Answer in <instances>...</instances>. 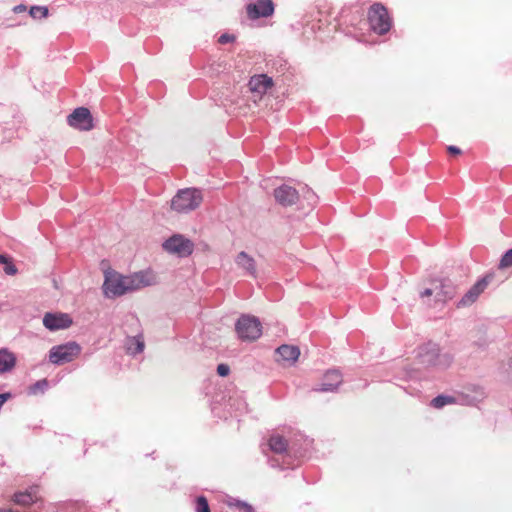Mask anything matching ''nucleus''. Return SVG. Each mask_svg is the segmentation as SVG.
<instances>
[{"instance_id": "obj_1", "label": "nucleus", "mask_w": 512, "mask_h": 512, "mask_svg": "<svg viewBox=\"0 0 512 512\" xmlns=\"http://www.w3.org/2000/svg\"><path fill=\"white\" fill-rule=\"evenodd\" d=\"M151 284L148 274L140 271L133 275L124 276L116 271H106L103 292L108 298L123 296Z\"/></svg>"}, {"instance_id": "obj_2", "label": "nucleus", "mask_w": 512, "mask_h": 512, "mask_svg": "<svg viewBox=\"0 0 512 512\" xmlns=\"http://www.w3.org/2000/svg\"><path fill=\"white\" fill-rule=\"evenodd\" d=\"M275 201L282 207L298 205V209L310 212L318 202L317 195L307 186L303 187L301 193L294 187L282 184L274 189Z\"/></svg>"}, {"instance_id": "obj_3", "label": "nucleus", "mask_w": 512, "mask_h": 512, "mask_svg": "<svg viewBox=\"0 0 512 512\" xmlns=\"http://www.w3.org/2000/svg\"><path fill=\"white\" fill-rule=\"evenodd\" d=\"M417 358L420 364L426 368L446 369L453 361L450 354L441 353L439 346L432 342L418 348Z\"/></svg>"}, {"instance_id": "obj_4", "label": "nucleus", "mask_w": 512, "mask_h": 512, "mask_svg": "<svg viewBox=\"0 0 512 512\" xmlns=\"http://www.w3.org/2000/svg\"><path fill=\"white\" fill-rule=\"evenodd\" d=\"M203 200L202 193L196 188L180 190L171 200V208L178 213H188L199 207Z\"/></svg>"}, {"instance_id": "obj_5", "label": "nucleus", "mask_w": 512, "mask_h": 512, "mask_svg": "<svg viewBox=\"0 0 512 512\" xmlns=\"http://www.w3.org/2000/svg\"><path fill=\"white\" fill-rule=\"evenodd\" d=\"M235 331L241 341L252 342L262 335V324L259 318L243 314L235 323Z\"/></svg>"}, {"instance_id": "obj_6", "label": "nucleus", "mask_w": 512, "mask_h": 512, "mask_svg": "<svg viewBox=\"0 0 512 512\" xmlns=\"http://www.w3.org/2000/svg\"><path fill=\"white\" fill-rule=\"evenodd\" d=\"M368 22L370 29L379 35L386 34L392 26V19L381 3H375L370 7Z\"/></svg>"}, {"instance_id": "obj_7", "label": "nucleus", "mask_w": 512, "mask_h": 512, "mask_svg": "<svg viewBox=\"0 0 512 512\" xmlns=\"http://www.w3.org/2000/svg\"><path fill=\"white\" fill-rule=\"evenodd\" d=\"M162 248L169 254L186 258L193 253L194 243L182 234H173L163 242Z\"/></svg>"}, {"instance_id": "obj_8", "label": "nucleus", "mask_w": 512, "mask_h": 512, "mask_svg": "<svg viewBox=\"0 0 512 512\" xmlns=\"http://www.w3.org/2000/svg\"><path fill=\"white\" fill-rule=\"evenodd\" d=\"M81 352L78 343L71 341L65 344L53 346L49 351V361L56 365H61L73 361Z\"/></svg>"}, {"instance_id": "obj_9", "label": "nucleus", "mask_w": 512, "mask_h": 512, "mask_svg": "<svg viewBox=\"0 0 512 512\" xmlns=\"http://www.w3.org/2000/svg\"><path fill=\"white\" fill-rule=\"evenodd\" d=\"M67 123L79 131H90L94 128L93 116L86 107H78L67 116Z\"/></svg>"}, {"instance_id": "obj_10", "label": "nucleus", "mask_w": 512, "mask_h": 512, "mask_svg": "<svg viewBox=\"0 0 512 512\" xmlns=\"http://www.w3.org/2000/svg\"><path fill=\"white\" fill-rule=\"evenodd\" d=\"M492 279L493 275L491 274H487L478 279L477 282L458 301L457 307L461 308L472 305L478 299L480 294L484 292Z\"/></svg>"}, {"instance_id": "obj_11", "label": "nucleus", "mask_w": 512, "mask_h": 512, "mask_svg": "<svg viewBox=\"0 0 512 512\" xmlns=\"http://www.w3.org/2000/svg\"><path fill=\"white\" fill-rule=\"evenodd\" d=\"M73 320L68 313L47 312L43 317V325L50 331H57L69 328Z\"/></svg>"}, {"instance_id": "obj_12", "label": "nucleus", "mask_w": 512, "mask_h": 512, "mask_svg": "<svg viewBox=\"0 0 512 512\" xmlns=\"http://www.w3.org/2000/svg\"><path fill=\"white\" fill-rule=\"evenodd\" d=\"M132 325L137 327L136 334L134 336H127L124 342V347L129 355L135 356L143 352L145 343L143 332L140 329L139 320L136 317H131Z\"/></svg>"}, {"instance_id": "obj_13", "label": "nucleus", "mask_w": 512, "mask_h": 512, "mask_svg": "<svg viewBox=\"0 0 512 512\" xmlns=\"http://www.w3.org/2000/svg\"><path fill=\"white\" fill-rule=\"evenodd\" d=\"M343 382L342 374L337 369L328 370L319 387L313 388L317 392H335Z\"/></svg>"}, {"instance_id": "obj_14", "label": "nucleus", "mask_w": 512, "mask_h": 512, "mask_svg": "<svg viewBox=\"0 0 512 512\" xmlns=\"http://www.w3.org/2000/svg\"><path fill=\"white\" fill-rule=\"evenodd\" d=\"M247 14L251 19L266 18L273 14L274 4L271 0H257L247 5Z\"/></svg>"}, {"instance_id": "obj_15", "label": "nucleus", "mask_w": 512, "mask_h": 512, "mask_svg": "<svg viewBox=\"0 0 512 512\" xmlns=\"http://www.w3.org/2000/svg\"><path fill=\"white\" fill-rule=\"evenodd\" d=\"M235 263L243 270L244 274L253 278L257 277V267L255 259L247 254L245 251H241L235 257Z\"/></svg>"}, {"instance_id": "obj_16", "label": "nucleus", "mask_w": 512, "mask_h": 512, "mask_svg": "<svg viewBox=\"0 0 512 512\" xmlns=\"http://www.w3.org/2000/svg\"><path fill=\"white\" fill-rule=\"evenodd\" d=\"M457 294V287L449 279L440 281L436 291V301L446 303L452 300Z\"/></svg>"}, {"instance_id": "obj_17", "label": "nucleus", "mask_w": 512, "mask_h": 512, "mask_svg": "<svg viewBox=\"0 0 512 512\" xmlns=\"http://www.w3.org/2000/svg\"><path fill=\"white\" fill-rule=\"evenodd\" d=\"M459 403L462 405H471L472 400L468 396L461 395L459 397H454L450 395H438L431 401V406L436 409H441L446 405Z\"/></svg>"}, {"instance_id": "obj_18", "label": "nucleus", "mask_w": 512, "mask_h": 512, "mask_svg": "<svg viewBox=\"0 0 512 512\" xmlns=\"http://www.w3.org/2000/svg\"><path fill=\"white\" fill-rule=\"evenodd\" d=\"M248 85L252 92L264 94L269 88L273 86V80L266 74H259L252 76Z\"/></svg>"}, {"instance_id": "obj_19", "label": "nucleus", "mask_w": 512, "mask_h": 512, "mask_svg": "<svg viewBox=\"0 0 512 512\" xmlns=\"http://www.w3.org/2000/svg\"><path fill=\"white\" fill-rule=\"evenodd\" d=\"M13 501L15 504L20 506H30L33 503L38 502L39 497L37 495V487H30L26 491L14 493Z\"/></svg>"}, {"instance_id": "obj_20", "label": "nucleus", "mask_w": 512, "mask_h": 512, "mask_svg": "<svg viewBox=\"0 0 512 512\" xmlns=\"http://www.w3.org/2000/svg\"><path fill=\"white\" fill-rule=\"evenodd\" d=\"M276 353L279 355L278 361L291 365L297 361L300 350L294 345H282L277 348Z\"/></svg>"}, {"instance_id": "obj_21", "label": "nucleus", "mask_w": 512, "mask_h": 512, "mask_svg": "<svg viewBox=\"0 0 512 512\" xmlns=\"http://www.w3.org/2000/svg\"><path fill=\"white\" fill-rule=\"evenodd\" d=\"M16 356L7 348L0 349V374H4L13 370L16 365Z\"/></svg>"}, {"instance_id": "obj_22", "label": "nucleus", "mask_w": 512, "mask_h": 512, "mask_svg": "<svg viewBox=\"0 0 512 512\" xmlns=\"http://www.w3.org/2000/svg\"><path fill=\"white\" fill-rule=\"evenodd\" d=\"M269 449L276 454H284L288 451L287 440L278 433H272L268 439Z\"/></svg>"}, {"instance_id": "obj_23", "label": "nucleus", "mask_w": 512, "mask_h": 512, "mask_svg": "<svg viewBox=\"0 0 512 512\" xmlns=\"http://www.w3.org/2000/svg\"><path fill=\"white\" fill-rule=\"evenodd\" d=\"M195 512H210L208 500L205 496H197L194 501Z\"/></svg>"}, {"instance_id": "obj_24", "label": "nucleus", "mask_w": 512, "mask_h": 512, "mask_svg": "<svg viewBox=\"0 0 512 512\" xmlns=\"http://www.w3.org/2000/svg\"><path fill=\"white\" fill-rule=\"evenodd\" d=\"M0 264H4V271L8 275H15L17 273L16 266L12 261L4 254H0Z\"/></svg>"}, {"instance_id": "obj_25", "label": "nucleus", "mask_w": 512, "mask_h": 512, "mask_svg": "<svg viewBox=\"0 0 512 512\" xmlns=\"http://www.w3.org/2000/svg\"><path fill=\"white\" fill-rule=\"evenodd\" d=\"M49 386L47 379H41L29 387L30 394H37L39 391L44 392Z\"/></svg>"}, {"instance_id": "obj_26", "label": "nucleus", "mask_w": 512, "mask_h": 512, "mask_svg": "<svg viewBox=\"0 0 512 512\" xmlns=\"http://www.w3.org/2000/svg\"><path fill=\"white\" fill-rule=\"evenodd\" d=\"M29 14L33 18H45L48 15V9L44 6H32L29 10Z\"/></svg>"}, {"instance_id": "obj_27", "label": "nucleus", "mask_w": 512, "mask_h": 512, "mask_svg": "<svg viewBox=\"0 0 512 512\" xmlns=\"http://www.w3.org/2000/svg\"><path fill=\"white\" fill-rule=\"evenodd\" d=\"M229 506H234L244 512H254V508L247 502L234 499L233 501L229 502Z\"/></svg>"}, {"instance_id": "obj_28", "label": "nucleus", "mask_w": 512, "mask_h": 512, "mask_svg": "<svg viewBox=\"0 0 512 512\" xmlns=\"http://www.w3.org/2000/svg\"><path fill=\"white\" fill-rule=\"evenodd\" d=\"M512 266V248L507 250L501 257L499 262V268H508Z\"/></svg>"}, {"instance_id": "obj_29", "label": "nucleus", "mask_w": 512, "mask_h": 512, "mask_svg": "<svg viewBox=\"0 0 512 512\" xmlns=\"http://www.w3.org/2000/svg\"><path fill=\"white\" fill-rule=\"evenodd\" d=\"M236 40V37L235 35L233 34H228V33H224L222 34L219 39H218V42L220 44H227V43H230V42H234Z\"/></svg>"}, {"instance_id": "obj_30", "label": "nucleus", "mask_w": 512, "mask_h": 512, "mask_svg": "<svg viewBox=\"0 0 512 512\" xmlns=\"http://www.w3.org/2000/svg\"><path fill=\"white\" fill-rule=\"evenodd\" d=\"M217 373L221 377H226L230 373V367L227 364L221 363L217 366Z\"/></svg>"}, {"instance_id": "obj_31", "label": "nucleus", "mask_w": 512, "mask_h": 512, "mask_svg": "<svg viewBox=\"0 0 512 512\" xmlns=\"http://www.w3.org/2000/svg\"><path fill=\"white\" fill-rule=\"evenodd\" d=\"M447 151L450 153V154H453V155H459L461 154V150L460 148H458L457 146H454V145H450L447 147Z\"/></svg>"}, {"instance_id": "obj_32", "label": "nucleus", "mask_w": 512, "mask_h": 512, "mask_svg": "<svg viewBox=\"0 0 512 512\" xmlns=\"http://www.w3.org/2000/svg\"><path fill=\"white\" fill-rule=\"evenodd\" d=\"M434 291L430 288H426L424 289L421 293H420V297L422 299H424L425 297H431L433 295Z\"/></svg>"}, {"instance_id": "obj_33", "label": "nucleus", "mask_w": 512, "mask_h": 512, "mask_svg": "<svg viewBox=\"0 0 512 512\" xmlns=\"http://www.w3.org/2000/svg\"><path fill=\"white\" fill-rule=\"evenodd\" d=\"M26 10V6L23 5V4H20V5H17L14 7V11L15 12H22V11H25Z\"/></svg>"}, {"instance_id": "obj_34", "label": "nucleus", "mask_w": 512, "mask_h": 512, "mask_svg": "<svg viewBox=\"0 0 512 512\" xmlns=\"http://www.w3.org/2000/svg\"><path fill=\"white\" fill-rule=\"evenodd\" d=\"M271 467H278V463L275 459L271 458L268 460Z\"/></svg>"}, {"instance_id": "obj_35", "label": "nucleus", "mask_w": 512, "mask_h": 512, "mask_svg": "<svg viewBox=\"0 0 512 512\" xmlns=\"http://www.w3.org/2000/svg\"><path fill=\"white\" fill-rule=\"evenodd\" d=\"M0 512H20L18 510H13V509H3L1 510Z\"/></svg>"}]
</instances>
